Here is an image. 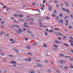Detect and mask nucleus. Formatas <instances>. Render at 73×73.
<instances>
[{
    "instance_id": "obj_37",
    "label": "nucleus",
    "mask_w": 73,
    "mask_h": 73,
    "mask_svg": "<svg viewBox=\"0 0 73 73\" xmlns=\"http://www.w3.org/2000/svg\"><path fill=\"white\" fill-rule=\"evenodd\" d=\"M27 54H29V55H31V54H32V53L31 52H28Z\"/></svg>"
},
{
    "instance_id": "obj_21",
    "label": "nucleus",
    "mask_w": 73,
    "mask_h": 73,
    "mask_svg": "<svg viewBox=\"0 0 73 73\" xmlns=\"http://www.w3.org/2000/svg\"><path fill=\"white\" fill-rule=\"evenodd\" d=\"M65 57H66V58H70L71 57L69 56H65Z\"/></svg>"
},
{
    "instance_id": "obj_43",
    "label": "nucleus",
    "mask_w": 73,
    "mask_h": 73,
    "mask_svg": "<svg viewBox=\"0 0 73 73\" xmlns=\"http://www.w3.org/2000/svg\"><path fill=\"white\" fill-rule=\"evenodd\" d=\"M54 3H58V2L57 1H54Z\"/></svg>"
},
{
    "instance_id": "obj_30",
    "label": "nucleus",
    "mask_w": 73,
    "mask_h": 73,
    "mask_svg": "<svg viewBox=\"0 0 73 73\" xmlns=\"http://www.w3.org/2000/svg\"><path fill=\"white\" fill-rule=\"evenodd\" d=\"M64 68L65 69H66V70L68 69V67H64Z\"/></svg>"
},
{
    "instance_id": "obj_15",
    "label": "nucleus",
    "mask_w": 73,
    "mask_h": 73,
    "mask_svg": "<svg viewBox=\"0 0 73 73\" xmlns=\"http://www.w3.org/2000/svg\"><path fill=\"white\" fill-rule=\"evenodd\" d=\"M43 46L44 47H45L46 48L47 47V45H46V44H44L43 45Z\"/></svg>"
},
{
    "instance_id": "obj_22",
    "label": "nucleus",
    "mask_w": 73,
    "mask_h": 73,
    "mask_svg": "<svg viewBox=\"0 0 73 73\" xmlns=\"http://www.w3.org/2000/svg\"><path fill=\"white\" fill-rule=\"evenodd\" d=\"M63 44L65 46H69V45L67 44Z\"/></svg>"
},
{
    "instance_id": "obj_27",
    "label": "nucleus",
    "mask_w": 73,
    "mask_h": 73,
    "mask_svg": "<svg viewBox=\"0 0 73 73\" xmlns=\"http://www.w3.org/2000/svg\"><path fill=\"white\" fill-rule=\"evenodd\" d=\"M8 7L7 6H3V8H7Z\"/></svg>"
},
{
    "instance_id": "obj_2",
    "label": "nucleus",
    "mask_w": 73,
    "mask_h": 73,
    "mask_svg": "<svg viewBox=\"0 0 73 73\" xmlns=\"http://www.w3.org/2000/svg\"><path fill=\"white\" fill-rule=\"evenodd\" d=\"M10 63H11V64H13L14 66H16V62L15 61H12L10 62Z\"/></svg>"
},
{
    "instance_id": "obj_41",
    "label": "nucleus",
    "mask_w": 73,
    "mask_h": 73,
    "mask_svg": "<svg viewBox=\"0 0 73 73\" xmlns=\"http://www.w3.org/2000/svg\"><path fill=\"white\" fill-rule=\"evenodd\" d=\"M59 16L60 17H63V16H62V14H59Z\"/></svg>"
},
{
    "instance_id": "obj_38",
    "label": "nucleus",
    "mask_w": 73,
    "mask_h": 73,
    "mask_svg": "<svg viewBox=\"0 0 73 73\" xmlns=\"http://www.w3.org/2000/svg\"><path fill=\"white\" fill-rule=\"evenodd\" d=\"M62 10H63V11H66V10H65V9L64 8H62Z\"/></svg>"
},
{
    "instance_id": "obj_36",
    "label": "nucleus",
    "mask_w": 73,
    "mask_h": 73,
    "mask_svg": "<svg viewBox=\"0 0 73 73\" xmlns=\"http://www.w3.org/2000/svg\"><path fill=\"white\" fill-rule=\"evenodd\" d=\"M65 4L66 5L67 7H69V4H68V3H66Z\"/></svg>"
},
{
    "instance_id": "obj_25",
    "label": "nucleus",
    "mask_w": 73,
    "mask_h": 73,
    "mask_svg": "<svg viewBox=\"0 0 73 73\" xmlns=\"http://www.w3.org/2000/svg\"><path fill=\"white\" fill-rule=\"evenodd\" d=\"M70 40H73V38L72 37H71L70 38Z\"/></svg>"
},
{
    "instance_id": "obj_12",
    "label": "nucleus",
    "mask_w": 73,
    "mask_h": 73,
    "mask_svg": "<svg viewBox=\"0 0 73 73\" xmlns=\"http://www.w3.org/2000/svg\"><path fill=\"white\" fill-rule=\"evenodd\" d=\"M8 56H10L11 57H13L14 56H13V55H11L10 54H8Z\"/></svg>"
},
{
    "instance_id": "obj_35",
    "label": "nucleus",
    "mask_w": 73,
    "mask_h": 73,
    "mask_svg": "<svg viewBox=\"0 0 73 73\" xmlns=\"http://www.w3.org/2000/svg\"><path fill=\"white\" fill-rule=\"evenodd\" d=\"M69 29H72V28H72V26H69Z\"/></svg>"
},
{
    "instance_id": "obj_31",
    "label": "nucleus",
    "mask_w": 73,
    "mask_h": 73,
    "mask_svg": "<svg viewBox=\"0 0 73 73\" xmlns=\"http://www.w3.org/2000/svg\"><path fill=\"white\" fill-rule=\"evenodd\" d=\"M70 61H73V58H70L69 59Z\"/></svg>"
},
{
    "instance_id": "obj_52",
    "label": "nucleus",
    "mask_w": 73,
    "mask_h": 73,
    "mask_svg": "<svg viewBox=\"0 0 73 73\" xmlns=\"http://www.w3.org/2000/svg\"><path fill=\"white\" fill-rule=\"evenodd\" d=\"M68 17L67 16H66L65 17H64V19H66V18H68Z\"/></svg>"
},
{
    "instance_id": "obj_9",
    "label": "nucleus",
    "mask_w": 73,
    "mask_h": 73,
    "mask_svg": "<svg viewBox=\"0 0 73 73\" xmlns=\"http://www.w3.org/2000/svg\"><path fill=\"white\" fill-rule=\"evenodd\" d=\"M66 11V12H67V13H70V11H69V10H68V9H67Z\"/></svg>"
},
{
    "instance_id": "obj_62",
    "label": "nucleus",
    "mask_w": 73,
    "mask_h": 73,
    "mask_svg": "<svg viewBox=\"0 0 73 73\" xmlns=\"http://www.w3.org/2000/svg\"><path fill=\"white\" fill-rule=\"evenodd\" d=\"M45 61L46 63H48V61L47 60H45Z\"/></svg>"
},
{
    "instance_id": "obj_1",
    "label": "nucleus",
    "mask_w": 73,
    "mask_h": 73,
    "mask_svg": "<svg viewBox=\"0 0 73 73\" xmlns=\"http://www.w3.org/2000/svg\"><path fill=\"white\" fill-rule=\"evenodd\" d=\"M18 31H16V33H21V32H23V30H22L21 29H19Z\"/></svg>"
},
{
    "instance_id": "obj_16",
    "label": "nucleus",
    "mask_w": 73,
    "mask_h": 73,
    "mask_svg": "<svg viewBox=\"0 0 73 73\" xmlns=\"http://www.w3.org/2000/svg\"><path fill=\"white\" fill-rule=\"evenodd\" d=\"M58 35L60 36H62V33H58Z\"/></svg>"
},
{
    "instance_id": "obj_57",
    "label": "nucleus",
    "mask_w": 73,
    "mask_h": 73,
    "mask_svg": "<svg viewBox=\"0 0 73 73\" xmlns=\"http://www.w3.org/2000/svg\"><path fill=\"white\" fill-rule=\"evenodd\" d=\"M59 68H62V66H59Z\"/></svg>"
},
{
    "instance_id": "obj_53",
    "label": "nucleus",
    "mask_w": 73,
    "mask_h": 73,
    "mask_svg": "<svg viewBox=\"0 0 73 73\" xmlns=\"http://www.w3.org/2000/svg\"><path fill=\"white\" fill-rule=\"evenodd\" d=\"M45 36H47V35H48V33H45Z\"/></svg>"
},
{
    "instance_id": "obj_34",
    "label": "nucleus",
    "mask_w": 73,
    "mask_h": 73,
    "mask_svg": "<svg viewBox=\"0 0 73 73\" xmlns=\"http://www.w3.org/2000/svg\"><path fill=\"white\" fill-rule=\"evenodd\" d=\"M20 21H24V20L22 19H20L19 20Z\"/></svg>"
},
{
    "instance_id": "obj_7",
    "label": "nucleus",
    "mask_w": 73,
    "mask_h": 73,
    "mask_svg": "<svg viewBox=\"0 0 73 73\" xmlns=\"http://www.w3.org/2000/svg\"><path fill=\"white\" fill-rule=\"evenodd\" d=\"M26 46L27 48H28V49H31V47L27 45Z\"/></svg>"
},
{
    "instance_id": "obj_64",
    "label": "nucleus",
    "mask_w": 73,
    "mask_h": 73,
    "mask_svg": "<svg viewBox=\"0 0 73 73\" xmlns=\"http://www.w3.org/2000/svg\"><path fill=\"white\" fill-rule=\"evenodd\" d=\"M70 52H72L73 53V50H70Z\"/></svg>"
},
{
    "instance_id": "obj_32",
    "label": "nucleus",
    "mask_w": 73,
    "mask_h": 73,
    "mask_svg": "<svg viewBox=\"0 0 73 73\" xmlns=\"http://www.w3.org/2000/svg\"><path fill=\"white\" fill-rule=\"evenodd\" d=\"M23 16H23V15L21 14L19 16V17H23Z\"/></svg>"
},
{
    "instance_id": "obj_29",
    "label": "nucleus",
    "mask_w": 73,
    "mask_h": 73,
    "mask_svg": "<svg viewBox=\"0 0 73 73\" xmlns=\"http://www.w3.org/2000/svg\"><path fill=\"white\" fill-rule=\"evenodd\" d=\"M15 27H17V28H20V26L17 25H16Z\"/></svg>"
},
{
    "instance_id": "obj_18",
    "label": "nucleus",
    "mask_w": 73,
    "mask_h": 73,
    "mask_svg": "<svg viewBox=\"0 0 73 73\" xmlns=\"http://www.w3.org/2000/svg\"><path fill=\"white\" fill-rule=\"evenodd\" d=\"M54 30H56V31H60V29H58L57 28H54Z\"/></svg>"
},
{
    "instance_id": "obj_13",
    "label": "nucleus",
    "mask_w": 73,
    "mask_h": 73,
    "mask_svg": "<svg viewBox=\"0 0 73 73\" xmlns=\"http://www.w3.org/2000/svg\"><path fill=\"white\" fill-rule=\"evenodd\" d=\"M14 15L15 17H18L19 16V15L17 14H14Z\"/></svg>"
},
{
    "instance_id": "obj_19",
    "label": "nucleus",
    "mask_w": 73,
    "mask_h": 73,
    "mask_svg": "<svg viewBox=\"0 0 73 73\" xmlns=\"http://www.w3.org/2000/svg\"><path fill=\"white\" fill-rule=\"evenodd\" d=\"M62 60H60V64H61L62 65L63 64V62H62Z\"/></svg>"
},
{
    "instance_id": "obj_59",
    "label": "nucleus",
    "mask_w": 73,
    "mask_h": 73,
    "mask_svg": "<svg viewBox=\"0 0 73 73\" xmlns=\"http://www.w3.org/2000/svg\"><path fill=\"white\" fill-rule=\"evenodd\" d=\"M31 73H35V72H34V71L32 70L31 71Z\"/></svg>"
},
{
    "instance_id": "obj_51",
    "label": "nucleus",
    "mask_w": 73,
    "mask_h": 73,
    "mask_svg": "<svg viewBox=\"0 0 73 73\" xmlns=\"http://www.w3.org/2000/svg\"><path fill=\"white\" fill-rule=\"evenodd\" d=\"M29 23H30V24H31V25H33V22H32Z\"/></svg>"
},
{
    "instance_id": "obj_10",
    "label": "nucleus",
    "mask_w": 73,
    "mask_h": 73,
    "mask_svg": "<svg viewBox=\"0 0 73 73\" xmlns=\"http://www.w3.org/2000/svg\"><path fill=\"white\" fill-rule=\"evenodd\" d=\"M48 32H53L54 31L53 30H49L48 31Z\"/></svg>"
},
{
    "instance_id": "obj_28",
    "label": "nucleus",
    "mask_w": 73,
    "mask_h": 73,
    "mask_svg": "<svg viewBox=\"0 0 73 73\" xmlns=\"http://www.w3.org/2000/svg\"><path fill=\"white\" fill-rule=\"evenodd\" d=\"M55 35H57V36H58V33L57 32H55Z\"/></svg>"
},
{
    "instance_id": "obj_6",
    "label": "nucleus",
    "mask_w": 73,
    "mask_h": 73,
    "mask_svg": "<svg viewBox=\"0 0 73 73\" xmlns=\"http://www.w3.org/2000/svg\"><path fill=\"white\" fill-rule=\"evenodd\" d=\"M37 66H39V67H41V66H42V65H41V64H37Z\"/></svg>"
},
{
    "instance_id": "obj_58",
    "label": "nucleus",
    "mask_w": 73,
    "mask_h": 73,
    "mask_svg": "<svg viewBox=\"0 0 73 73\" xmlns=\"http://www.w3.org/2000/svg\"><path fill=\"white\" fill-rule=\"evenodd\" d=\"M28 73H31V71H28Z\"/></svg>"
},
{
    "instance_id": "obj_17",
    "label": "nucleus",
    "mask_w": 73,
    "mask_h": 73,
    "mask_svg": "<svg viewBox=\"0 0 73 73\" xmlns=\"http://www.w3.org/2000/svg\"><path fill=\"white\" fill-rule=\"evenodd\" d=\"M69 41L70 43H73V41L71 40H69Z\"/></svg>"
},
{
    "instance_id": "obj_55",
    "label": "nucleus",
    "mask_w": 73,
    "mask_h": 73,
    "mask_svg": "<svg viewBox=\"0 0 73 73\" xmlns=\"http://www.w3.org/2000/svg\"><path fill=\"white\" fill-rule=\"evenodd\" d=\"M15 52H16L17 53H18V52H19V50H15Z\"/></svg>"
},
{
    "instance_id": "obj_39",
    "label": "nucleus",
    "mask_w": 73,
    "mask_h": 73,
    "mask_svg": "<svg viewBox=\"0 0 73 73\" xmlns=\"http://www.w3.org/2000/svg\"><path fill=\"white\" fill-rule=\"evenodd\" d=\"M59 56H64V55L61 54L59 55Z\"/></svg>"
},
{
    "instance_id": "obj_14",
    "label": "nucleus",
    "mask_w": 73,
    "mask_h": 73,
    "mask_svg": "<svg viewBox=\"0 0 73 73\" xmlns=\"http://www.w3.org/2000/svg\"><path fill=\"white\" fill-rule=\"evenodd\" d=\"M0 54L1 55V56H5V55L3 54V53H1Z\"/></svg>"
},
{
    "instance_id": "obj_40",
    "label": "nucleus",
    "mask_w": 73,
    "mask_h": 73,
    "mask_svg": "<svg viewBox=\"0 0 73 73\" xmlns=\"http://www.w3.org/2000/svg\"><path fill=\"white\" fill-rule=\"evenodd\" d=\"M28 60L29 61H31V58L30 57L29 58H28Z\"/></svg>"
},
{
    "instance_id": "obj_24",
    "label": "nucleus",
    "mask_w": 73,
    "mask_h": 73,
    "mask_svg": "<svg viewBox=\"0 0 73 73\" xmlns=\"http://www.w3.org/2000/svg\"><path fill=\"white\" fill-rule=\"evenodd\" d=\"M52 16L53 17H56V15H55L54 14H52Z\"/></svg>"
},
{
    "instance_id": "obj_54",
    "label": "nucleus",
    "mask_w": 73,
    "mask_h": 73,
    "mask_svg": "<svg viewBox=\"0 0 73 73\" xmlns=\"http://www.w3.org/2000/svg\"><path fill=\"white\" fill-rule=\"evenodd\" d=\"M41 8H44V5H42V7Z\"/></svg>"
},
{
    "instance_id": "obj_48",
    "label": "nucleus",
    "mask_w": 73,
    "mask_h": 73,
    "mask_svg": "<svg viewBox=\"0 0 73 73\" xmlns=\"http://www.w3.org/2000/svg\"><path fill=\"white\" fill-rule=\"evenodd\" d=\"M56 72H57L58 73H60V72L59 71H58L57 70H56Z\"/></svg>"
},
{
    "instance_id": "obj_26",
    "label": "nucleus",
    "mask_w": 73,
    "mask_h": 73,
    "mask_svg": "<svg viewBox=\"0 0 73 73\" xmlns=\"http://www.w3.org/2000/svg\"><path fill=\"white\" fill-rule=\"evenodd\" d=\"M70 16L71 18H72V19H73V15L72 14H71L70 15Z\"/></svg>"
},
{
    "instance_id": "obj_33",
    "label": "nucleus",
    "mask_w": 73,
    "mask_h": 73,
    "mask_svg": "<svg viewBox=\"0 0 73 73\" xmlns=\"http://www.w3.org/2000/svg\"><path fill=\"white\" fill-rule=\"evenodd\" d=\"M24 26H25V27H28V28H29V27H30L29 26H27V25H24Z\"/></svg>"
},
{
    "instance_id": "obj_63",
    "label": "nucleus",
    "mask_w": 73,
    "mask_h": 73,
    "mask_svg": "<svg viewBox=\"0 0 73 73\" xmlns=\"http://www.w3.org/2000/svg\"><path fill=\"white\" fill-rule=\"evenodd\" d=\"M63 38L65 39V38H66V37L64 36L63 37Z\"/></svg>"
},
{
    "instance_id": "obj_20",
    "label": "nucleus",
    "mask_w": 73,
    "mask_h": 73,
    "mask_svg": "<svg viewBox=\"0 0 73 73\" xmlns=\"http://www.w3.org/2000/svg\"><path fill=\"white\" fill-rule=\"evenodd\" d=\"M39 25L41 27H42V23H39Z\"/></svg>"
},
{
    "instance_id": "obj_5",
    "label": "nucleus",
    "mask_w": 73,
    "mask_h": 73,
    "mask_svg": "<svg viewBox=\"0 0 73 73\" xmlns=\"http://www.w3.org/2000/svg\"><path fill=\"white\" fill-rule=\"evenodd\" d=\"M54 42L56 44H60V42L57 41L56 40L54 41Z\"/></svg>"
},
{
    "instance_id": "obj_47",
    "label": "nucleus",
    "mask_w": 73,
    "mask_h": 73,
    "mask_svg": "<svg viewBox=\"0 0 73 73\" xmlns=\"http://www.w3.org/2000/svg\"><path fill=\"white\" fill-rule=\"evenodd\" d=\"M30 20H32V21H34V20H35V19H34L32 18H31Z\"/></svg>"
},
{
    "instance_id": "obj_4",
    "label": "nucleus",
    "mask_w": 73,
    "mask_h": 73,
    "mask_svg": "<svg viewBox=\"0 0 73 73\" xmlns=\"http://www.w3.org/2000/svg\"><path fill=\"white\" fill-rule=\"evenodd\" d=\"M64 22V21L62 19H60L59 20V21L58 22V23H63Z\"/></svg>"
},
{
    "instance_id": "obj_46",
    "label": "nucleus",
    "mask_w": 73,
    "mask_h": 73,
    "mask_svg": "<svg viewBox=\"0 0 73 73\" xmlns=\"http://www.w3.org/2000/svg\"><path fill=\"white\" fill-rule=\"evenodd\" d=\"M47 70H48V71H49V72H51V70H50L49 69H47Z\"/></svg>"
},
{
    "instance_id": "obj_45",
    "label": "nucleus",
    "mask_w": 73,
    "mask_h": 73,
    "mask_svg": "<svg viewBox=\"0 0 73 73\" xmlns=\"http://www.w3.org/2000/svg\"><path fill=\"white\" fill-rule=\"evenodd\" d=\"M63 63H64V64H65L66 62L65 61H63V60H62L61 61Z\"/></svg>"
},
{
    "instance_id": "obj_60",
    "label": "nucleus",
    "mask_w": 73,
    "mask_h": 73,
    "mask_svg": "<svg viewBox=\"0 0 73 73\" xmlns=\"http://www.w3.org/2000/svg\"><path fill=\"white\" fill-rule=\"evenodd\" d=\"M10 41H13V39H10Z\"/></svg>"
},
{
    "instance_id": "obj_8",
    "label": "nucleus",
    "mask_w": 73,
    "mask_h": 73,
    "mask_svg": "<svg viewBox=\"0 0 73 73\" xmlns=\"http://www.w3.org/2000/svg\"><path fill=\"white\" fill-rule=\"evenodd\" d=\"M70 67L71 68H72V69H73V65L72 64H70Z\"/></svg>"
},
{
    "instance_id": "obj_11",
    "label": "nucleus",
    "mask_w": 73,
    "mask_h": 73,
    "mask_svg": "<svg viewBox=\"0 0 73 73\" xmlns=\"http://www.w3.org/2000/svg\"><path fill=\"white\" fill-rule=\"evenodd\" d=\"M53 46L54 48H58V46H56V45H53Z\"/></svg>"
},
{
    "instance_id": "obj_3",
    "label": "nucleus",
    "mask_w": 73,
    "mask_h": 73,
    "mask_svg": "<svg viewBox=\"0 0 73 73\" xmlns=\"http://www.w3.org/2000/svg\"><path fill=\"white\" fill-rule=\"evenodd\" d=\"M52 7L51 6H49L48 7V10L49 11H52Z\"/></svg>"
},
{
    "instance_id": "obj_23",
    "label": "nucleus",
    "mask_w": 73,
    "mask_h": 73,
    "mask_svg": "<svg viewBox=\"0 0 73 73\" xmlns=\"http://www.w3.org/2000/svg\"><path fill=\"white\" fill-rule=\"evenodd\" d=\"M46 20H49V17H46Z\"/></svg>"
},
{
    "instance_id": "obj_61",
    "label": "nucleus",
    "mask_w": 73,
    "mask_h": 73,
    "mask_svg": "<svg viewBox=\"0 0 73 73\" xmlns=\"http://www.w3.org/2000/svg\"><path fill=\"white\" fill-rule=\"evenodd\" d=\"M66 23H69V21L68 20H66Z\"/></svg>"
},
{
    "instance_id": "obj_49",
    "label": "nucleus",
    "mask_w": 73,
    "mask_h": 73,
    "mask_svg": "<svg viewBox=\"0 0 73 73\" xmlns=\"http://www.w3.org/2000/svg\"><path fill=\"white\" fill-rule=\"evenodd\" d=\"M38 20L39 21H40L41 22H42V21L40 19H38Z\"/></svg>"
},
{
    "instance_id": "obj_50",
    "label": "nucleus",
    "mask_w": 73,
    "mask_h": 73,
    "mask_svg": "<svg viewBox=\"0 0 73 73\" xmlns=\"http://www.w3.org/2000/svg\"><path fill=\"white\" fill-rule=\"evenodd\" d=\"M45 2H46V1L44 0L43 1V4H44V3H45Z\"/></svg>"
},
{
    "instance_id": "obj_56",
    "label": "nucleus",
    "mask_w": 73,
    "mask_h": 73,
    "mask_svg": "<svg viewBox=\"0 0 73 73\" xmlns=\"http://www.w3.org/2000/svg\"><path fill=\"white\" fill-rule=\"evenodd\" d=\"M1 23L2 24H4V21L1 22Z\"/></svg>"
},
{
    "instance_id": "obj_42",
    "label": "nucleus",
    "mask_w": 73,
    "mask_h": 73,
    "mask_svg": "<svg viewBox=\"0 0 73 73\" xmlns=\"http://www.w3.org/2000/svg\"><path fill=\"white\" fill-rule=\"evenodd\" d=\"M27 33H30L31 34H32V32H31V31H27Z\"/></svg>"
},
{
    "instance_id": "obj_44",
    "label": "nucleus",
    "mask_w": 73,
    "mask_h": 73,
    "mask_svg": "<svg viewBox=\"0 0 73 73\" xmlns=\"http://www.w3.org/2000/svg\"><path fill=\"white\" fill-rule=\"evenodd\" d=\"M54 12L55 14H56V13H57V12L56 10H54Z\"/></svg>"
}]
</instances>
